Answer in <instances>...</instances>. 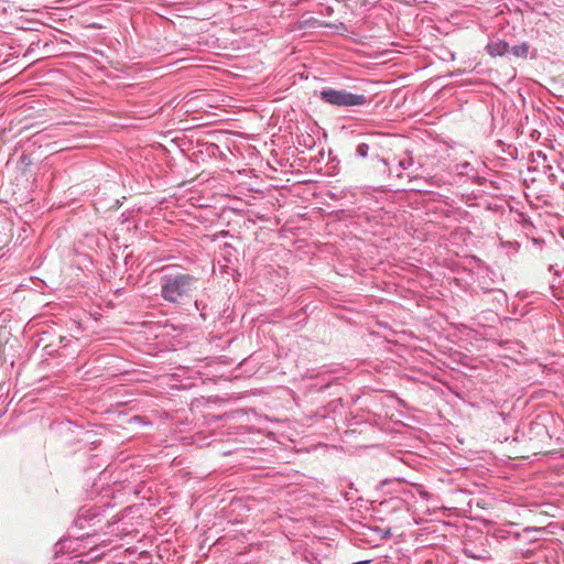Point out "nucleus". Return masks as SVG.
Segmentation results:
<instances>
[{
    "label": "nucleus",
    "instance_id": "obj_4",
    "mask_svg": "<svg viewBox=\"0 0 564 564\" xmlns=\"http://www.w3.org/2000/svg\"><path fill=\"white\" fill-rule=\"evenodd\" d=\"M486 52L492 56H505L510 52L509 44L503 40L490 41L486 47Z\"/></svg>",
    "mask_w": 564,
    "mask_h": 564
},
{
    "label": "nucleus",
    "instance_id": "obj_11",
    "mask_svg": "<svg viewBox=\"0 0 564 564\" xmlns=\"http://www.w3.org/2000/svg\"><path fill=\"white\" fill-rule=\"evenodd\" d=\"M20 162H21L22 164L29 165V164L31 163V160H30L29 155H26V154H24V153H23V154L20 156Z\"/></svg>",
    "mask_w": 564,
    "mask_h": 564
},
{
    "label": "nucleus",
    "instance_id": "obj_5",
    "mask_svg": "<svg viewBox=\"0 0 564 564\" xmlns=\"http://www.w3.org/2000/svg\"><path fill=\"white\" fill-rule=\"evenodd\" d=\"M529 50H530V45L527 42H523L519 45H514V46L510 47V52L514 56L521 57V58H527V56L529 54Z\"/></svg>",
    "mask_w": 564,
    "mask_h": 564
},
{
    "label": "nucleus",
    "instance_id": "obj_12",
    "mask_svg": "<svg viewBox=\"0 0 564 564\" xmlns=\"http://www.w3.org/2000/svg\"><path fill=\"white\" fill-rule=\"evenodd\" d=\"M460 169H462V172L460 173H468L467 170L470 169V163L468 162H464L462 164H459Z\"/></svg>",
    "mask_w": 564,
    "mask_h": 564
},
{
    "label": "nucleus",
    "instance_id": "obj_13",
    "mask_svg": "<svg viewBox=\"0 0 564 564\" xmlns=\"http://www.w3.org/2000/svg\"><path fill=\"white\" fill-rule=\"evenodd\" d=\"M108 520H109L110 522H116V523L110 528V530H112V533H111V534H113V533H115V529H113V527L118 523V520H117V519H115V517H111V520H110V519H108Z\"/></svg>",
    "mask_w": 564,
    "mask_h": 564
},
{
    "label": "nucleus",
    "instance_id": "obj_3",
    "mask_svg": "<svg viewBox=\"0 0 564 564\" xmlns=\"http://www.w3.org/2000/svg\"><path fill=\"white\" fill-rule=\"evenodd\" d=\"M316 96H318L324 104L338 108L361 107L368 104V98L364 94H354L345 89H336L333 87H323Z\"/></svg>",
    "mask_w": 564,
    "mask_h": 564
},
{
    "label": "nucleus",
    "instance_id": "obj_14",
    "mask_svg": "<svg viewBox=\"0 0 564 564\" xmlns=\"http://www.w3.org/2000/svg\"><path fill=\"white\" fill-rule=\"evenodd\" d=\"M523 557L529 558L532 555V552L530 550H527L525 553L522 552Z\"/></svg>",
    "mask_w": 564,
    "mask_h": 564
},
{
    "label": "nucleus",
    "instance_id": "obj_17",
    "mask_svg": "<svg viewBox=\"0 0 564 564\" xmlns=\"http://www.w3.org/2000/svg\"><path fill=\"white\" fill-rule=\"evenodd\" d=\"M225 249H232V247L229 243H226Z\"/></svg>",
    "mask_w": 564,
    "mask_h": 564
},
{
    "label": "nucleus",
    "instance_id": "obj_7",
    "mask_svg": "<svg viewBox=\"0 0 564 564\" xmlns=\"http://www.w3.org/2000/svg\"><path fill=\"white\" fill-rule=\"evenodd\" d=\"M413 163H414L413 158L410 156V155L399 160V162H398V167H399L398 176H401L402 171H406L408 169H410L413 165Z\"/></svg>",
    "mask_w": 564,
    "mask_h": 564
},
{
    "label": "nucleus",
    "instance_id": "obj_16",
    "mask_svg": "<svg viewBox=\"0 0 564 564\" xmlns=\"http://www.w3.org/2000/svg\"><path fill=\"white\" fill-rule=\"evenodd\" d=\"M134 420L140 421V422H142L143 424H145V423L143 422V419H142V417H140V416H135V417H134Z\"/></svg>",
    "mask_w": 564,
    "mask_h": 564
},
{
    "label": "nucleus",
    "instance_id": "obj_2",
    "mask_svg": "<svg viewBox=\"0 0 564 564\" xmlns=\"http://www.w3.org/2000/svg\"><path fill=\"white\" fill-rule=\"evenodd\" d=\"M107 508L108 507L106 505L82 507L74 521L75 525L82 530L91 529V532H87V534H96L98 531H101L105 534L112 533L110 528L116 522H110L106 517L105 512Z\"/></svg>",
    "mask_w": 564,
    "mask_h": 564
},
{
    "label": "nucleus",
    "instance_id": "obj_10",
    "mask_svg": "<svg viewBox=\"0 0 564 564\" xmlns=\"http://www.w3.org/2000/svg\"><path fill=\"white\" fill-rule=\"evenodd\" d=\"M465 554L470 557V558H476V560H482V558H486V556L484 554H476V552H470L469 550L465 549L464 550Z\"/></svg>",
    "mask_w": 564,
    "mask_h": 564
},
{
    "label": "nucleus",
    "instance_id": "obj_6",
    "mask_svg": "<svg viewBox=\"0 0 564 564\" xmlns=\"http://www.w3.org/2000/svg\"><path fill=\"white\" fill-rule=\"evenodd\" d=\"M536 531H539V529L528 527V528H525V529L523 530V532H522V533H514V534H513V538H514L516 540L525 539V540H528L529 542H534V541H536V538L531 536V533L536 532Z\"/></svg>",
    "mask_w": 564,
    "mask_h": 564
},
{
    "label": "nucleus",
    "instance_id": "obj_15",
    "mask_svg": "<svg viewBox=\"0 0 564 564\" xmlns=\"http://www.w3.org/2000/svg\"><path fill=\"white\" fill-rule=\"evenodd\" d=\"M370 561L366 560V561H359V562H355L352 564H369Z\"/></svg>",
    "mask_w": 564,
    "mask_h": 564
},
{
    "label": "nucleus",
    "instance_id": "obj_9",
    "mask_svg": "<svg viewBox=\"0 0 564 564\" xmlns=\"http://www.w3.org/2000/svg\"><path fill=\"white\" fill-rule=\"evenodd\" d=\"M485 292H492V293H495L496 294V300L498 302H502V301L507 300V294L502 290L494 289V290H485Z\"/></svg>",
    "mask_w": 564,
    "mask_h": 564
},
{
    "label": "nucleus",
    "instance_id": "obj_8",
    "mask_svg": "<svg viewBox=\"0 0 564 564\" xmlns=\"http://www.w3.org/2000/svg\"><path fill=\"white\" fill-rule=\"evenodd\" d=\"M369 152V145L365 142H361L356 148V156L365 159L367 158Z\"/></svg>",
    "mask_w": 564,
    "mask_h": 564
},
{
    "label": "nucleus",
    "instance_id": "obj_1",
    "mask_svg": "<svg viewBox=\"0 0 564 564\" xmlns=\"http://www.w3.org/2000/svg\"><path fill=\"white\" fill-rule=\"evenodd\" d=\"M198 288V278L177 270L163 269L160 279V295L171 304L183 305L193 300Z\"/></svg>",
    "mask_w": 564,
    "mask_h": 564
}]
</instances>
